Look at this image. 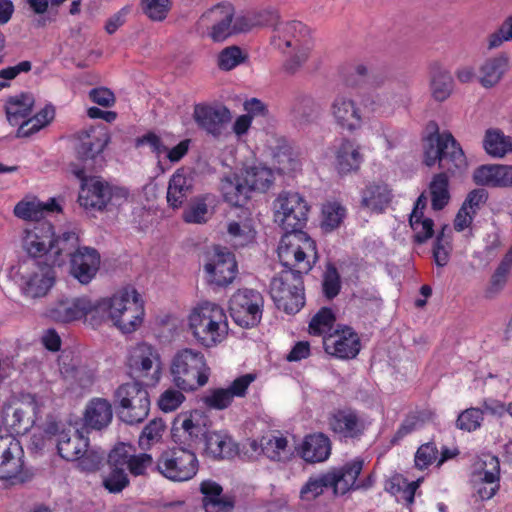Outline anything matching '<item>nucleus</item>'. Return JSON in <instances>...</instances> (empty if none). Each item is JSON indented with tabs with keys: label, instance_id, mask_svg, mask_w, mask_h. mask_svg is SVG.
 <instances>
[{
	"label": "nucleus",
	"instance_id": "44",
	"mask_svg": "<svg viewBox=\"0 0 512 512\" xmlns=\"http://www.w3.org/2000/svg\"><path fill=\"white\" fill-rule=\"evenodd\" d=\"M34 97L30 93H22L19 96L10 97L5 105L7 120L13 126L25 121L32 113Z\"/></svg>",
	"mask_w": 512,
	"mask_h": 512
},
{
	"label": "nucleus",
	"instance_id": "17",
	"mask_svg": "<svg viewBox=\"0 0 512 512\" xmlns=\"http://www.w3.org/2000/svg\"><path fill=\"white\" fill-rule=\"evenodd\" d=\"M54 236L53 226L48 222L37 223L32 229L26 230L22 239L26 259L39 260L42 265L49 262L51 238Z\"/></svg>",
	"mask_w": 512,
	"mask_h": 512
},
{
	"label": "nucleus",
	"instance_id": "28",
	"mask_svg": "<svg viewBox=\"0 0 512 512\" xmlns=\"http://www.w3.org/2000/svg\"><path fill=\"white\" fill-rule=\"evenodd\" d=\"M47 431L56 436V446L58 454L67 461H75L80 458L84 449L89 446L88 439L77 431H58L57 424L48 426Z\"/></svg>",
	"mask_w": 512,
	"mask_h": 512
},
{
	"label": "nucleus",
	"instance_id": "38",
	"mask_svg": "<svg viewBox=\"0 0 512 512\" xmlns=\"http://www.w3.org/2000/svg\"><path fill=\"white\" fill-rule=\"evenodd\" d=\"M59 365L62 376L71 384H75L83 389L93 384L94 371L82 365L80 360L70 358L69 356H62Z\"/></svg>",
	"mask_w": 512,
	"mask_h": 512
},
{
	"label": "nucleus",
	"instance_id": "9",
	"mask_svg": "<svg viewBox=\"0 0 512 512\" xmlns=\"http://www.w3.org/2000/svg\"><path fill=\"white\" fill-rule=\"evenodd\" d=\"M119 418L129 424L143 422L150 411L147 389L138 381L121 384L113 394Z\"/></svg>",
	"mask_w": 512,
	"mask_h": 512
},
{
	"label": "nucleus",
	"instance_id": "23",
	"mask_svg": "<svg viewBox=\"0 0 512 512\" xmlns=\"http://www.w3.org/2000/svg\"><path fill=\"white\" fill-rule=\"evenodd\" d=\"M209 281L217 286H226L236 277L237 263L234 255L226 248H215L212 262L205 265Z\"/></svg>",
	"mask_w": 512,
	"mask_h": 512
},
{
	"label": "nucleus",
	"instance_id": "14",
	"mask_svg": "<svg viewBox=\"0 0 512 512\" xmlns=\"http://www.w3.org/2000/svg\"><path fill=\"white\" fill-rule=\"evenodd\" d=\"M275 222L285 232L303 231L307 219L309 207L302 196L297 192H282L274 204Z\"/></svg>",
	"mask_w": 512,
	"mask_h": 512
},
{
	"label": "nucleus",
	"instance_id": "8",
	"mask_svg": "<svg viewBox=\"0 0 512 512\" xmlns=\"http://www.w3.org/2000/svg\"><path fill=\"white\" fill-rule=\"evenodd\" d=\"M74 173L82 181L78 198L81 206L99 211L112 210L126 201L128 192L125 189L111 186L99 177L87 178L84 169Z\"/></svg>",
	"mask_w": 512,
	"mask_h": 512
},
{
	"label": "nucleus",
	"instance_id": "26",
	"mask_svg": "<svg viewBox=\"0 0 512 512\" xmlns=\"http://www.w3.org/2000/svg\"><path fill=\"white\" fill-rule=\"evenodd\" d=\"M490 469L474 472L471 478L473 487L472 497L475 501H485L491 499L499 490V461L496 457L489 460Z\"/></svg>",
	"mask_w": 512,
	"mask_h": 512
},
{
	"label": "nucleus",
	"instance_id": "49",
	"mask_svg": "<svg viewBox=\"0 0 512 512\" xmlns=\"http://www.w3.org/2000/svg\"><path fill=\"white\" fill-rule=\"evenodd\" d=\"M244 182L252 191L265 192L273 183V173L266 167H250L245 170Z\"/></svg>",
	"mask_w": 512,
	"mask_h": 512
},
{
	"label": "nucleus",
	"instance_id": "30",
	"mask_svg": "<svg viewBox=\"0 0 512 512\" xmlns=\"http://www.w3.org/2000/svg\"><path fill=\"white\" fill-rule=\"evenodd\" d=\"M194 177L184 168L177 169L171 176L167 188V202L173 209L180 208L193 193Z\"/></svg>",
	"mask_w": 512,
	"mask_h": 512
},
{
	"label": "nucleus",
	"instance_id": "56",
	"mask_svg": "<svg viewBox=\"0 0 512 512\" xmlns=\"http://www.w3.org/2000/svg\"><path fill=\"white\" fill-rule=\"evenodd\" d=\"M164 429L165 424L162 419L155 418L150 421L144 427L139 437V446L141 449H148L152 444L159 442L162 438Z\"/></svg>",
	"mask_w": 512,
	"mask_h": 512
},
{
	"label": "nucleus",
	"instance_id": "58",
	"mask_svg": "<svg viewBox=\"0 0 512 512\" xmlns=\"http://www.w3.org/2000/svg\"><path fill=\"white\" fill-rule=\"evenodd\" d=\"M170 6V0H142L143 12L152 21L164 20Z\"/></svg>",
	"mask_w": 512,
	"mask_h": 512
},
{
	"label": "nucleus",
	"instance_id": "34",
	"mask_svg": "<svg viewBox=\"0 0 512 512\" xmlns=\"http://www.w3.org/2000/svg\"><path fill=\"white\" fill-rule=\"evenodd\" d=\"M298 452L308 463L324 462L331 454V441L323 433L310 434L304 438Z\"/></svg>",
	"mask_w": 512,
	"mask_h": 512
},
{
	"label": "nucleus",
	"instance_id": "52",
	"mask_svg": "<svg viewBox=\"0 0 512 512\" xmlns=\"http://www.w3.org/2000/svg\"><path fill=\"white\" fill-rule=\"evenodd\" d=\"M346 215V209L336 202L327 203L322 208L321 226L326 232L338 228Z\"/></svg>",
	"mask_w": 512,
	"mask_h": 512
},
{
	"label": "nucleus",
	"instance_id": "53",
	"mask_svg": "<svg viewBox=\"0 0 512 512\" xmlns=\"http://www.w3.org/2000/svg\"><path fill=\"white\" fill-rule=\"evenodd\" d=\"M130 484L126 470L108 468V472L103 475L102 485L110 493H120Z\"/></svg>",
	"mask_w": 512,
	"mask_h": 512
},
{
	"label": "nucleus",
	"instance_id": "32",
	"mask_svg": "<svg viewBox=\"0 0 512 512\" xmlns=\"http://www.w3.org/2000/svg\"><path fill=\"white\" fill-rule=\"evenodd\" d=\"M407 101L406 87H400L399 91L391 88L389 91L378 93L365 100V106L372 112L382 116H390L394 111L403 106Z\"/></svg>",
	"mask_w": 512,
	"mask_h": 512
},
{
	"label": "nucleus",
	"instance_id": "29",
	"mask_svg": "<svg viewBox=\"0 0 512 512\" xmlns=\"http://www.w3.org/2000/svg\"><path fill=\"white\" fill-rule=\"evenodd\" d=\"M233 16L234 12L231 6L217 5L205 12L201 19H209L214 22L210 29L209 36L215 42H222L236 33L234 30Z\"/></svg>",
	"mask_w": 512,
	"mask_h": 512
},
{
	"label": "nucleus",
	"instance_id": "15",
	"mask_svg": "<svg viewBox=\"0 0 512 512\" xmlns=\"http://www.w3.org/2000/svg\"><path fill=\"white\" fill-rule=\"evenodd\" d=\"M208 417L200 410H193L189 413L178 415L173 422L171 437L176 445L190 448L194 451L195 446L203 439L209 431L206 428Z\"/></svg>",
	"mask_w": 512,
	"mask_h": 512
},
{
	"label": "nucleus",
	"instance_id": "19",
	"mask_svg": "<svg viewBox=\"0 0 512 512\" xmlns=\"http://www.w3.org/2000/svg\"><path fill=\"white\" fill-rule=\"evenodd\" d=\"M253 374H245L236 378L228 388L209 389L201 398L204 405L214 410H224L233 402L234 397H243L249 385L254 381Z\"/></svg>",
	"mask_w": 512,
	"mask_h": 512
},
{
	"label": "nucleus",
	"instance_id": "31",
	"mask_svg": "<svg viewBox=\"0 0 512 512\" xmlns=\"http://www.w3.org/2000/svg\"><path fill=\"white\" fill-rule=\"evenodd\" d=\"M79 235L74 231H66L61 235L51 238L49 264L53 266H61L65 263L66 258L71 259L78 250H80Z\"/></svg>",
	"mask_w": 512,
	"mask_h": 512
},
{
	"label": "nucleus",
	"instance_id": "43",
	"mask_svg": "<svg viewBox=\"0 0 512 512\" xmlns=\"http://www.w3.org/2000/svg\"><path fill=\"white\" fill-rule=\"evenodd\" d=\"M430 90L434 100L443 102L448 99L454 88V81L446 69L435 63L431 66Z\"/></svg>",
	"mask_w": 512,
	"mask_h": 512
},
{
	"label": "nucleus",
	"instance_id": "54",
	"mask_svg": "<svg viewBox=\"0 0 512 512\" xmlns=\"http://www.w3.org/2000/svg\"><path fill=\"white\" fill-rule=\"evenodd\" d=\"M287 440L284 437L263 436L260 439V451L273 461L282 460V453L286 450Z\"/></svg>",
	"mask_w": 512,
	"mask_h": 512
},
{
	"label": "nucleus",
	"instance_id": "27",
	"mask_svg": "<svg viewBox=\"0 0 512 512\" xmlns=\"http://www.w3.org/2000/svg\"><path fill=\"white\" fill-rule=\"evenodd\" d=\"M100 267V254L95 248L82 247L70 259V273L81 284H88Z\"/></svg>",
	"mask_w": 512,
	"mask_h": 512
},
{
	"label": "nucleus",
	"instance_id": "4",
	"mask_svg": "<svg viewBox=\"0 0 512 512\" xmlns=\"http://www.w3.org/2000/svg\"><path fill=\"white\" fill-rule=\"evenodd\" d=\"M310 29L302 22L292 20L276 23L271 36V45L282 52L288 49L293 55L286 61L285 68L295 72L306 62L312 49Z\"/></svg>",
	"mask_w": 512,
	"mask_h": 512
},
{
	"label": "nucleus",
	"instance_id": "57",
	"mask_svg": "<svg viewBox=\"0 0 512 512\" xmlns=\"http://www.w3.org/2000/svg\"><path fill=\"white\" fill-rule=\"evenodd\" d=\"M323 293L327 299L335 298L341 289L340 275L333 264H328L323 275Z\"/></svg>",
	"mask_w": 512,
	"mask_h": 512
},
{
	"label": "nucleus",
	"instance_id": "7",
	"mask_svg": "<svg viewBox=\"0 0 512 512\" xmlns=\"http://www.w3.org/2000/svg\"><path fill=\"white\" fill-rule=\"evenodd\" d=\"M278 257L284 270L307 274L317 260L316 244L304 231L285 232L278 246Z\"/></svg>",
	"mask_w": 512,
	"mask_h": 512
},
{
	"label": "nucleus",
	"instance_id": "5",
	"mask_svg": "<svg viewBox=\"0 0 512 512\" xmlns=\"http://www.w3.org/2000/svg\"><path fill=\"white\" fill-rule=\"evenodd\" d=\"M189 330L199 344L210 348L222 342L228 332L224 310L212 302H203L189 315Z\"/></svg>",
	"mask_w": 512,
	"mask_h": 512
},
{
	"label": "nucleus",
	"instance_id": "10",
	"mask_svg": "<svg viewBox=\"0 0 512 512\" xmlns=\"http://www.w3.org/2000/svg\"><path fill=\"white\" fill-rule=\"evenodd\" d=\"M12 273L20 282L23 293L31 298L45 296L55 280L52 266L42 265L35 259L21 260L16 267L12 268Z\"/></svg>",
	"mask_w": 512,
	"mask_h": 512
},
{
	"label": "nucleus",
	"instance_id": "36",
	"mask_svg": "<svg viewBox=\"0 0 512 512\" xmlns=\"http://www.w3.org/2000/svg\"><path fill=\"white\" fill-rule=\"evenodd\" d=\"M509 69V56L500 53L486 59L479 67L478 81L484 88L496 86Z\"/></svg>",
	"mask_w": 512,
	"mask_h": 512
},
{
	"label": "nucleus",
	"instance_id": "33",
	"mask_svg": "<svg viewBox=\"0 0 512 512\" xmlns=\"http://www.w3.org/2000/svg\"><path fill=\"white\" fill-rule=\"evenodd\" d=\"M203 494V507L206 512H232L235 500L232 496L222 494V487L211 480H205L200 485Z\"/></svg>",
	"mask_w": 512,
	"mask_h": 512
},
{
	"label": "nucleus",
	"instance_id": "46",
	"mask_svg": "<svg viewBox=\"0 0 512 512\" xmlns=\"http://www.w3.org/2000/svg\"><path fill=\"white\" fill-rule=\"evenodd\" d=\"M392 194L384 183H372L362 191V206L373 211H382L391 201Z\"/></svg>",
	"mask_w": 512,
	"mask_h": 512
},
{
	"label": "nucleus",
	"instance_id": "6",
	"mask_svg": "<svg viewBox=\"0 0 512 512\" xmlns=\"http://www.w3.org/2000/svg\"><path fill=\"white\" fill-rule=\"evenodd\" d=\"M170 374L174 385L178 389L188 392L207 384L210 368L203 353L191 348H184L173 356Z\"/></svg>",
	"mask_w": 512,
	"mask_h": 512
},
{
	"label": "nucleus",
	"instance_id": "13",
	"mask_svg": "<svg viewBox=\"0 0 512 512\" xmlns=\"http://www.w3.org/2000/svg\"><path fill=\"white\" fill-rule=\"evenodd\" d=\"M264 298L255 289H238L229 300L232 320L242 328L256 327L262 319Z\"/></svg>",
	"mask_w": 512,
	"mask_h": 512
},
{
	"label": "nucleus",
	"instance_id": "40",
	"mask_svg": "<svg viewBox=\"0 0 512 512\" xmlns=\"http://www.w3.org/2000/svg\"><path fill=\"white\" fill-rule=\"evenodd\" d=\"M204 443L206 454L214 459L232 458L238 451L233 439L224 432L209 431Z\"/></svg>",
	"mask_w": 512,
	"mask_h": 512
},
{
	"label": "nucleus",
	"instance_id": "64",
	"mask_svg": "<svg viewBox=\"0 0 512 512\" xmlns=\"http://www.w3.org/2000/svg\"><path fill=\"white\" fill-rule=\"evenodd\" d=\"M127 469L133 476H143L148 469H155L153 458L147 453L131 454Z\"/></svg>",
	"mask_w": 512,
	"mask_h": 512
},
{
	"label": "nucleus",
	"instance_id": "47",
	"mask_svg": "<svg viewBox=\"0 0 512 512\" xmlns=\"http://www.w3.org/2000/svg\"><path fill=\"white\" fill-rule=\"evenodd\" d=\"M485 151L492 157L502 158L512 153V137L504 135L499 129H488L483 140Z\"/></svg>",
	"mask_w": 512,
	"mask_h": 512
},
{
	"label": "nucleus",
	"instance_id": "3",
	"mask_svg": "<svg viewBox=\"0 0 512 512\" xmlns=\"http://www.w3.org/2000/svg\"><path fill=\"white\" fill-rule=\"evenodd\" d=\"M143 303L135 288L128 286L111 298L97 301L96 316L110 319L124 334L134 332L142 323Z\"/></svg>",
	"mask_w": 512,
	"mask_h": 512
},
{
	"label": "nucleus",
	"instance_id": "55",
	"mask_svg": "<svg viewBox=\"0 0 512 512\" xmlns=\"http://www.w3.org/2000/svg\"><path fill=\"white\" fill-rule=\"evenodd\" d=\"M335 322V315L330 308H321L311 319L309 323V333L312 335H322L329 332Z\"/></svg>",
	"mask_w": 512,
	"mask_h": 512
},
{
	"label": "nucleus",
	"instance_id": "39",
	"mask_svg": "<svg viewBox=\"0 0 512 512\" xmlns=\"http://www.w3.org/2000/svg\"><path fill=\"white\" fill-rule=\"evenodd\" d=\"M320 103L311 95L298 94L291 103V116L299 125L314 121L321 113Z\"/></svg>",
	"mask_w": 512,
	"mask_h": 512
},
{
	"label": "nucleus",
	"instance_id": "61",
	"mask_svg": "<svg viewBox=\"0 0 512 512\" xmlns=\"http://www.w3.org/2000/svg\"><path fill=\"white\" fill-rule=\"evenodd\" d=\"M507 41H512V16L506 18L498 30L488 36L487 49L493 50L499 48Z\"/></svg>",
	"mask_w": 512,
	"mask_h": 512
},
{
	"label": "nucleus",
	"instance_id": "12",
	"mask_svg": "<svg viewBox=\"0 0 512 512\" xmlns=\"http://www.w3.org/2000/svg\"><path fill=\"white\" fill-rule=\"evenodd\" d=\"M72 140L77 159L93 169L97 164H102V153L111 136L106 125H96L76 132Z\"/></svg>",
	"mask_w": 512,
	"mask_h": 512
},
{
	"label": "nucleus",
	"instance_id": "24",
	"mask_svg": "<svg viewBox=\"0 0 512 512\" xmlns=\"http://www.w3.org/2000/svg\"><path fill=\"white\" fill-rule=\"evenodd\" d=\"M331 114L338 126L354 131L362 126L363 118L356 102L345 94H338L331 103Z\"/></svg>",
	"mask_w": 512,
	"mask_h": 512
},
{
	"label": "nucleus",
	"instance_id": "62",
	"mask_svg": "<svg viewBox=\"0 0 512 512\" xmlns=\"http://www.w3.org/2000/svg\"><path fill=\"white\" fill-rule=\"evenodd\" d=\"M245 57L238 46H230L223 49L218 56L220 69L229 71L244 61Z\"/></svg>",
	"mask_w": 512,
	"mask_h": 512
},
{
	"label": "nucleus",
	"instance_id": "42",
	"mask_svg": "<svg viewBox=\"0 0 512 512\" xmlns=\"http://www.w3.org/2000/svg\"><path fill=\"white\" fill-rule=\"evenodd\" d=\"M224 200L232 206L243 207L249 200L251 188L245 184L244 176L234 175L221 182Z\"/></svg>",
	"mask_w": 512,
	"mask_h": 512
},
{
	"label": "nucleus",
	"instance_id": "41",
	"mask_svg": "<svg viewBox=\"0 0 512 512\" xmlns=\"http://www.w3.org/2000/svg\"><path fill=\"white\" fill-rule=\"evenodd\" d=\"M283 282L271 281L270 294L278 309L284 310L287 314H295L304 306V291H283Z\"/></svg>",
	"mask_w": 512,
	"mask_h": 512
},
{
	"label": "nucleus",
	"instance_id": "20",
	"mask_svg": "<svg viewBox=\"0 0 512 512\" xmlns=\"http://www.w3.org/2000/svg\"><path fill=\"white\" fill-rule=\"evenodd\" d=\"M96 306L97 301L93 302L88 297L66 298L51 306L47 314L56 322L68 323L87 314H93V317H96Z\"/></svg>",
	"mask_w": 512,
	"mask_h": 512
},
{
	"label": "nucleus",
	"instance_id": "18",
	"mask_svg": "<svg viewBox=\"0 0 512 512\" xmlns=\"http://www.w3.org/2000/svg\"><path fill=\"white\" fill-rule=\"evenodd\" d=\"M193 118L200 129L214 138H218L223 134L232 116L230 110L225 106L196 104Z\"/></svg>",
	"mask_w": 512,
	"mask_h": 512
},
{
	"label": "nucleus",
	"instance_id": "45",
	"mask_svg": "<svg viewBox=\"0 0 512 512\" xmlns=\"http://www.w3.org/2000/svg\"><path fill=\"white\" fill-rule=\"evenodd\" d=\"M60 206L55 199H50L48 202H24L21 201L16 204L14 214L24 220L39 221L48 213L59 212Z\"/></svg>",
	"mask_w": 512,
	"mask_h": 512
},
{
	"label": "nucleus",
	"instance_id": "51",
	"mask_svg": "<svg viewBox=\"0 0 512 512\" xmlns=\"http://www.w3.org/2000/svg\"><path fill=\"white\" fill-rule=\"evenodd\" d=\"M501 171V164L481 165L474 170L473 180L480 186L500 187Z\"/></svg>",
	"mask_w": 512,
	"mask_h": 512
},
{
	"label": "nucleus",
	"instance_id": "16",
	"mask_svg": "<svg viewBox=\"0 0 512 512\" xmlns=\"http://www.w3.org/2000/svg\"><path fill=\"white\" fill-rule=\"evenodd\" d=\"M329 429L341 439H360L366 429L364 418L352 408H339L329 413Z\"/></svg>",
	"mask_w": 512,
	"mask_h": 512
},
{
	"label": "nucleus",
	"instance_id": "48",
	"mask_svg": "<svg viewBox=\"0 0 512 512\" xmlns=\"http://www.w3.org/2000/svg\"><path fill=\"white\" fill-rule=\"evenodd\" d=\"M55 110L52 106L47 105L36 113L33 117L23 121L16 133L18 138H27L38 132L40 129L48 125L54 118Z\"/></svg>",
	"mask_w": 512,
	"mask_h": 512
},
{
	"label": "nucleus",
	"instance_id": "63",
	"mask_svg": "<svg viewBox=\"0 0 512 512\" xmlns=\"http://www.w3.org/2000/svg\"><path fill=\"white\" fill-rule=\"evenodd\" d=\"M182 391L183 390H175L173 388L165 390L158 399L159 408L164 412L176 410L185 400Z\"/></svg>",
	"mask_w": 512,
	"mask_h": 512
},
{
	"label": "nucleus",
	"instance_id": "22",
	"mask_svg": "<svg viewBox=\"0 0 512 512\" xmlns=\"http://www.w3.org/2000/svg\"><path fill=\"white\" fill-rule=\"evenodd\" d=\"M325 351L339 359H353L361 349L358 334L350 327L336 330L324 340Z\"/></svg>",
	"mask_w": 512,
	"mask_h": 512
},
{
	"label": "nucleus",
	"instance_id": "37",
	"mask_svg": "<svg viewBox=\"0 0 512 512\" xmlns=\"http://www.w3.org/2000/svg\"><path fill=\"white\" fill-rule=\"evenodd\" d=\"M112 418L110 402L104 398H93L85 408L84 425L93 430H102L111 423Z\"/></svg>",
	"mask_w": 512,
	"mask_h": 512
},
{
	"label": "nucleus",
	"instance_id": "60",
	"mask_svg": "<svg viewBox=\"0 0 512 512\" xmlns=\"http://www.w3.org/2000/svg\"><path fill=\"white\" fill-rule=\"evenodd\" d=\"M409 222L415 232V242L422 244L433 236L434 222L432 219L424 217H410Z\"/></svg>",
	"mask_w": 512,
	"mask_h": 512
},
{
	"label": "nucleus",
	"instance_id": "1",
	"mask_svg": "<svg viewBox=\"0 0 512 512\" xmlns=\"http://www.w3.org/2000/svg\"><path fill=\"white\" fill-rule=\"evenodd\" d=\"M438 162L443 170L432 177L429 184L431 206L435 211L444 209L450 201L449 174L461 173L467 166L465 154L449 132L430 134L425 143L424 163L428 167Z\"/></svg>",
	"mask_w": 512,
	"mask_h": 512
},
{
	"label": "nucleus",
	"instance_id": "25",
	"mask_svg": "<svg viewBox=\"0 0 512 512\" xmlns=\"http://www.w3.org/2000/svg\"><path fill=\"white\" fill-rule=\"evenodd\" d=\"M24 451L19 441L3 438L0 441V479L17 478L24 467Z\"/></svg>",
	"mask_w": 512,
	"mask_h": 512
},
{
	"label": "nucleus",
	"instance_id": "2",
	"mask_svg": "<svg viewBox=\"0 0 512 512\" xmlns=\"http://www.w3.org/2000/svg\"><path fill=\"white\" fill-rule=\"evenodd\" d=\"M363 469V461L355 459L341 467H333L325 473L312 476L302 486L300 498L312 501L323 494L326 489H332L334 495H344L350 490L371 486V476L368 483L358 482L357 478Z\"/></svg>",
	"mask_w": 512,
	"mask_h": 512
},
{
	"label": "nucleus",
	"instance_id": "50",
	"mask_svg": "<svg viewBox=\"0 0 512 512\" xmlns=\"http://www.w3.org/2000/svg\"><path fill=\"white\" fill-rule=\"evenodd\" d=\"M512 268V247L509 249V251L505 254L503 259L501 260L500 264L496 268L495 272L493 273L490 285L487 289L488 296H493L497 294L499 291H501L506 282L507 277Z\"/></svg>",
	"mask_w": 512,
	"mask_h": 512
},
{
	"label": "nucleus",
	"instance_id": "11",
	"mask_svg": "<svg viewBox=\"0 0 512 512\" xmlns=\"http://www.w3.org/2000/svg\"><path fill=\"white\" fill-rule=\"evenodd\" d=\"M198 467L195 452L190 448L177 445L160 454L155 470L171 481L183 482L192 479Z\"/></svg>",
	"mask_w": 512,
	"mask_h": 512
},
{
	"label": "nucleus",
	"instance_id": "35",
	"mask_svg": "<svg viewBox=\"0 0 512 512\" xmlns=\"http://www.w3.org/2000/svg\"><path fill=\"white\" fill-rule=\"evenodd\" d=\"M364 158L360 146L352 140L344 139L336 150L335 168L340 175L357 172Z\"/></svg>",
	"mask_w": 512,
	"mask_h": 512
},
{
	"label": "nucleus",
	"instance_id": "59",
	"mask_svg": "<svg viewBox=\"0 0 512 512\" xmlns=\"http://www.w3.org/2000/svg\"><path fill=\"white\" fill-rule=\"evenodd\" d=\"M483 411L480 408H469L463 411L456 420L457 428L464 431H475L481 425Z\"/></svg>",
	"mask_w": 512,
	"mask_h": 512
},
{
	"label": "nucleus",
	"instance_id": "21",
	"mask_svg": "<svg viewBox=\"0 0 512 512\" xmlns=\"http://www.w3.org/2000/svg\"><path fill=\"white\" fill-rule=\"evenodd\" d=\"M127 365L132 371L147 376L153 370V376L158 379L161 370V356L156 347L146 342L132 346L128 351Z\"/></svg>",
	"mask_w": 512,
	"mask_h": 512
}]
</instances>
